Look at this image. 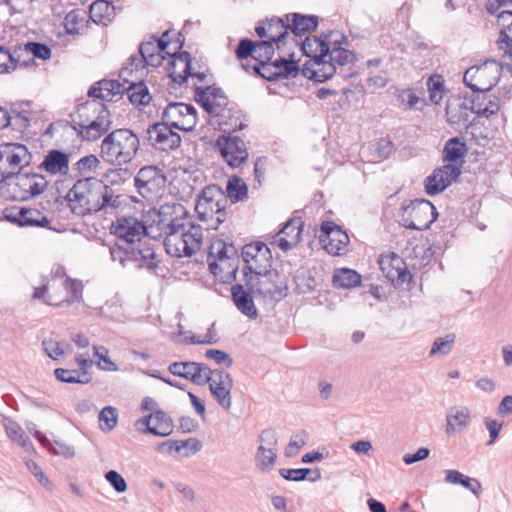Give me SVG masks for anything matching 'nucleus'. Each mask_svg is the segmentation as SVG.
<instances>
[{"mask_svg":"<svg viewBox=\"0 0 512 512\" xmlns=\"http://www.w3.org/2000/svg\"><path fill=\"white\" fill-rule=\"evenodd\" d=\"M111 233L116 242L110 246V256L113 262H119L126 268L130 262L138 268L153 269L157 267L154 247L146 236H151L144 223L135 217H118L112 222Z\"/></svg>","mask_w":512,"mask_h":512,"instance_id":"nucleus-1","label":"nucleus"},{"mask_svg":"<svg viewBox=\"0 0 512 512\" xmlns=\"http://www.w3.org/2000/svg\"><path fill=\"white\" fill-rule=\"evenodd\" d=\"M67 198L72 212L79 216L98 212L113 215L124 203L122 195L96 177L77 180Z\"/></svg>","mask_w":512,"mask_h":512,"instance_id":"nucleus-2","label":"nucleus"},{"mask_svg":"<svg viewBox=\"0 0 512 512\" xmlns=\"http://www.w3.org/2000/svg\"><path fill=\"white\" fill-rule=\"evenodd\" d=\"M139 149V138L129 129H117L108 134L101 144L103 158L116 165L132 161Z\"/></svg>","mask_w":512,"mask_h":512,"instance_id":"nucleus-3","label":"nucleus"},{"mask_svg":"<svg viewBox=\"0 0 512 512\" xmlns=\"http://www.w3.org/2000/svg\"><path fill=\"white\" fill-rule=\"evenodd\" d=\"M202 238V228L188 222L164 235V247L172 257H191L200 250Z\"/></svg>","mask_w":512,"mask_h":512,"instance_id":"nucleus-4","label":"nucleus"},{"mask_svg":"<svg viewBox=\"0 0 512 512\" xmlns=\"http://www.w3.org/2000/svg\"><path fill=\"white\" fill-rule=\"evenodd\" d=\"M226 197L217 185L207 186L198 197L195 211L201 221L207 223V229H217L225 221Z\"/></svg>","mask_w":512,"mask_h":512,"instance_id":"nucleus-5","label":"nucleus"},{"mask_svg":"<svg viewBox=\"0 0 512 512\" xmlns=\"http://www.w3.org/2000/svg\"><path fill=\"white\" fill-rule=\"evenodd\" d=\"M32 154L21 143L6 142L0 144V184H9L15 176L29 166Z\"/></svg>","mask_w":512,"mask_h":512,"instance_id":"nucleus-6","label":"nucleus"},{"mask_svg":"<svg viewBox=\"0 0 512 512\" xmlns=\"http://www.w3.org/2000/svg\"><path fill=\"white\" fill-rule=\"evenodd\" d=\"M190 222L185 207L180 203L165 204L157 212L149 229L151 237H162Z\"/></svg>","mask_w":512,"mask_h":512,"instance_id":"nucleus-7","label":"nucleus"},{"mask_svg":"<svg viewBox=\"0 0 512 512\" xmlns=\"http://www.w3.org/2000/svg\"><path fill=\"white\" fill-rule=\"evenodd\" d=\"M501 71L502 65L494 59H489L480 66L468 68L463 81L474 92H487L499 82Z\"/></svg>","mask_w":512,"mask_h":512,"instance_id":"nucleus-8","label":"nucleus"},{"mask_svg":"<svg viewBox=\"0 0 512 512\" xmlns=\"http://www.w3.org/2000/svg\"><path fill=\"white\" fill-rule=\"evenodd\" d=\"M438 213L433 204L425 199H415L404 206L400 224L405 228L423 231L436 220Z\"/></svg>","mask_w":512,"mask_h":512,"instance_id":"nucleus-9","label":"nucleus"},{"mask_svg":"<svg viewBox=\"0 0 512 512\" xmlns=\"http://www.w3.org/2000/svg\"><path fill=\"white\" fill-rule=\"evenodd\" d=\"M165 122H156L147 127L143 138L160 151L175 150L181 145V136Z\"/></svg>","mask_w":512,"mask_h":512,"instance_id":"nucleus-10","label":"nucleus"},{"mask_svg":"<svg viewBox=\"0 0 512 512\" xmlns=\"http://www.w3.org/2000/svg\"><path fill=\"white\" fill-rule=\"evenodd\" d=\"M134 181L139 194L150 200L161 194L165 187L166 176L156 166H145L138 171Z\"/></svg>","mask_w":512,"mask_h":512,"instance_id":"nucleus-11","label":"nucleus"},{"mask_svg":"<svg viewBox=\"0 0 512 512\" xmlns=\"http://www.w3.org/2000/svg\"><path fill=\"white\" fill-rule=\"evenodd\" d=\"M224 161L232 168H238L248 159L245 142L235 135H220L215 143Z\"/></svg>","mask_w":512,"mask_h":512,"instance_id":"nucleus-12","label":"nucleus"},{"mask_svg":"<svg viewBox=\"0 0 512 512\" xmlns=\"http://www.w3.org/2000/svg\"><path fill=\"white\" fill-rule=\"evenodd\" d=\"M195 100L211 116L225 117L228 98L221 88L215 86L195 88Z\"/></svg>","mask_w":512,"mask_h":512,"instance_id":"nucleus-13","label":"nucleus"},{"mask_svg":"<svg viewBox=\"0 0 512 512\" xmlns=\"http://www.w3.org/2000/svg\"><path fill=\"white\" fill-rule=\"evenodd\" d=\"M277 277L278 273L274 270L259 276L250 275L245 278L246 286L250 290L255 291L257 295L278 302L286 296V287L276 284L275 278Z\"/></svg>","mask_w":512,"mask_h":512,"instance_id":"nucleus-14","label":"nucleus"},{"mask_svg":"<svg viewBox=\"0 0 512 512\" xmlns=\"http://www.w3.org/2000/svg\"><path fill=\"white\" fill-rule=\"evenodd\" d=\"M319 240L323 248L331 255H341L349 244V236L332 221L321 224Z\"/></svg>","mask_w":512,"mask_h":512,"instance_id":"nucleus-15","label":"nucleus"},{"mask_svg":"<svg viewBox=\"0 0 512 512\" xmlns=\"http://www.w3.org/2000/svg\"><path fill=\"white\" fill-rule=\"evenodd\" d=\"M7 221L19 227H48L50 220L36 208L14 206L4 211Z\"/></svg>","mask_w":512,"mask_h":512,"instance_id":"nucleus-16","label":"nucleus"},{"mask_svg":"<svg viewBox=\"0 0 512 512\" xmlns=\"http://www.w3.org/2000/svg\"><path fill=\"white\" fill-rule=\"evenodd\" d=\"M168 371L197 385L208 383L212 374V370L206 364L193 361L173 362L169 365Z\"/></svg>","mask_w":512,"mask_h":512,"instance_id":"nucleus-17","label":"nucleus"},{"mask_svg":"<svg viewBox=\"0 0 512 512\" xmlns=\"http://www.w3.org/2000/svg\"><path fill=\"white\" fill-rule=\"evenodd\" d=\"M460 174L461 170L457 165L446 164L435 169L433 173L425 179V192L431 196L441 193L450 186Z\"/></svg>","mask_w":512,"mask_h":512,"instance_id":"nucleus-18","label":"nucleus"},{"mask_svg":"<svg viewBox=\"0 0 512 512\" xmlns=\"http://www.w3.org/2000/svg\"><path fill=\"white\" fill-rule=\"evenodd\" d=\"M208 383L211 394L218 404L222 408L230 410L232 406L231 389L233 387V380L230 374L223 370H213Z\"/></svg>","mask_w":512,"mask_h":512,"instance_id":"nucleus-19","label":"nucleus"},{"mask_svg":"<svg viewBox=\"0 0 512 512\" xmlns=\"http://www.w3.org/2000/svg\"><path fill=\"white\" fill-rule=\"evenodd\" d=\"M135 426L139 431L161 437L168 436L173 432L172 420L162 410H155L148 416L138 419Z\"/></svg>","mask_w":512,"mask_h":512,"instance_id":"nucleus-20","label":"nucleus"},{"mask_svg":"<svg viewBox=\"0 0 512 512\" xmlns=\"http://www.w3.org/2000/svg\"><path fill=\"white\" fill-rule=\"evenodd\" d=\"M379 264L382 272L394 286H402L411 280V274L400 256L394 253L384 256Z\"/></svg>","mask_w":512,"mask_h":512,"instance_id":"nucleus-21","label":"nucleus"},{"mask_svg":"<svg viewBox=\"0 0 512 512\" xmlns=\"http://www.w3.org/2000/svg\"><path fill=\"white\" fill-rule=\"evenodd\" d=\"M303 222L300 218L290 219L280 229L271 241V245L279 247L283 251L294 248L301 240Z\"/></svg>","mask_w":512,"mask_h":512,"instance_id":"nucleus-22","label":"nucleus"},{"mask_svg":"<svg viewBox=\"0 0 512 512\" xmlns=\"http://www.w3.org/2000/svg\"><path fill=\"white\" fill-rule=\"evenodd\" d=\"M289 27L287 20L284 21L282 18H271L267 20L263 25H257L255 27L256 34L261 39H266L276 44L277 48L280 49L282 45H285V39L288 35Z\"/></svg>","mask_w":512,"mask_h":512,"instance_id":"nucleus-23","label":"nucleus"},{"mask_svg":"<svg viewBox=\"0 0 512 512\" xmlns=\"http://www.w3.org/2000/svg\"><path fill=\"white\" fill-rule=\"evenodd\" d=\"M173 43L169 39V32L166 31L160 38L151 37L149 41L142 42L139 46V54L130 56V64L135 66V70L141 71L144 68V60L148 55H152L159 51H166Z\"/></svg>","mask_w":512,"mask_h":512,"instance_id":"nucleus-24","label":"nucleus"},{"mask_svg":"<svg viewBox=\"0 0 512 512\" xmlns=\"http://www.w3.org/2000/svg\"><path fill=\"white\" fill-rule=\"evenodd\" d=\"M172 45H174V47L172 55H170L172 60L168 73L173 82L182 85L187 82V79L191 74V56L186 51L177 53V50L181 48V45L177 42Z\"/></svg>","mask_w":512,"mask_h":512,"instance_id":"nucleus-25","label":"nucleus"},{"mask_svg":"<svg viewBox=\"0 0 512 512\" xmlns=\"http://www.w3.org/2000/svg\"><path fill=\"white\" fill-rule=\"evenodd\" d=\"M112 120L110 117V112L107 109L104 113H101L100 116H97L96 119L87 121L83 125L73 126V128L77 131V134L84 140L94 141L99 139L102 135H104L111 128Z\"/></svg>","mask_w":512,"mask_h":512,"instance_id":"nucleus-26","label":"nucleus"},{"mask_svg":"<svg viewBox=\"0 0 512 512\" xmlns=\"http://www.w3.org/2000/svg\"><path fill=\"white\" fill-rule=\"evenodd\" d=\"M16 186L20 190L22 199H28L40 195L47 188L49 182L46 178L38 173H21L14 177Z\"/></svg>","mask_w":512,"mask_h":512,"instance_id":"nucleus-27","label":"nucleus"},{"mask_svg":"<svg viewBox=\"0 0 512 512\" xmlns=\"http://www.w3.org/2000/svg\"><path fill=\"white\" fill-rule=\"evenodd\" d=\"M231 294L235 306L242 314L251 319L258 317L252 296V294H256L255 291L250 290L246 285L235 284L231 288Z\"/></svg>","mask_w":512,"mask_h":512,"instance_id":"nucleus-28","label":"nucleus"},{"mask_svg":"<svg viewBox=\"0 0 512 512\" xmlns=\"http://www.w3.org/2000/svg\"><path fill=\"white\" fill-rule=\"evenodd\" d=\"M336 73V66L328 57L321 60L307 61L302 68V74L316 82H324L330 79Z\"/></svg>","mask_w":512,"mask_h":512,"instance_id":"nucleus-29","label":"nucleus"},{"mask_svg":"<svg viewBox=\"0 0 512 512\" xmlns=\"http://www.w3.org/2000/svg\"><path fill=\"white\" fill-rule=\"evenodd\" d=\"M262 253L270 254V251L269 248L261 242L247 244L242 248V259L245 262V266L243 268L245 278L250 276L249 273L260 274L266 271L264 270L266 269L265 267L261 270V267L257 266L255 263V258L262 257Z\"/></svg>","mask_w":512,"mask_h":512,"instance_id":"nucleus-30","label":"nucleus"},{"mask_svg":"<svg viewBox=\"0 0 512 512\" xmlns=\"http://www.w3.org/2000/svg\"><path fill=\"white\" fill-rule=\"evenodd\" d=\"M124 93V84L118 80L103 79L90 87L88 96L93 99L113 101L115 97Z\"/></svg>","mask_w":512,"mask_h":512,"instance_id":"nucleus-31","label":"nucleus"},{"mask_svg":"<svg viewBox=\"0 0 512 512\" xmlns=\"http://www.w3.org/2000/svg\"><path fill=\"white\" fill-rule=\"evenodd\" d=\"M39 169L50 175H65L69 170V155L61 150H50L45 155Z\"/></svg>","mask_w":512,"mask_h":512,"instance_id":"nucleus-32","label":"nucleus"},{"mask_svg":"<svg viewBox=\"0 0 512 512\" xmlns=\"http://www.w3.org/2000/svg\"><path fill=\"white\" fill-rule=\"evenodd\" d=\"M107 110V107L96 99L88 100L77 106L76 111L72 114V122L74 126L83 125L87 121L96 119L101 113Z\"/></svg>","mask_w":512,"mask_h":512,"instance_id":"nucleus-33","label":"nucleus"},{"mask_svg":"<svg viewBox=\"0 0 512 512\" xmlns=\"http://www.w3.org/2000/svg\"><path fill=\"white\" fill-rule=\"evenodd\" d=\"M466 154L467 145L464 138L453 137L445 143L443 161L451 165H457L461 169Z\"/></svg>","mask_w":512,"mask_h":512,"instance_id":"nucleus-34","label":"nucleus"},{"mask_svg":"<svg viewBox=\"0 0 512 512\" xmlns=\"http://www.w3.org/2000/svg\"><path fill=\"white\" fill-rule=\"evenodd\" d=\"M286 20L288 22L289 30L295 36H302L316 30L318 26V18L316 16H307L300 13L287 14Z\"/></svg>","mask_w":512,"mask_h":512,"instance_id":"nucleus-35","label":"nucleus"},{"mask_svg":"<svg viewBox=\"0 0 512 512\" xmlns=\"http://www.w3.org/2000/svg\"><path fill=\"white\" fill-rule=\"evenodd\" d=\"M124 92L127 93L130 102L135 106H146L152 99L149 89L142 79L139 81L132 80L127 87L124 86Z\"/></svg>","mask_w":512,"mask_h":512,"instance_id":"nucleus-36","label":"nucleus"},{"mask_svg":"<svg viewBox=\"0 0 512 512\" xmlns=\"http://www.w3.org/2000/svg\"><path fill=\"white\" fill-rule=\"evenodd\" d=\"M446 421V433L449 435L465 429L470 422L469 409L467 407L451 408L446 415Z\"/></svg>","mask_w":512,"mask_h":512,"instance_id":"nucleus-37","label":"nucleus"},{"mask_svg":"<svg viewBox=\"0 0 512 512\" xmlns=\"http://www.w3.org/2000/svg\"><path fill=\"white\" fill-rule=\"evenodd\" d=\"M301 50L304 55L310 58L309 61L321 60L327 57L329 53V44L320 38H309L301 43Z\"/></svg>","mask_w":512,"mask_h":512,"instance_id":"nucleus-38","label":"nucleus"},{"mask_svg":"<svg viewBox=\"0 0 512 512\" xmlns=\"http://www.w3.org/2000/svg\"><path fill=\"white\" fill-rule=\"evenodd\" d=\"M114 15V6L106 0H97L90 5L89 17L96 24L107 25Z\"/></svg>","mask_w":512,"mask_h":512,"instance_id":"nucleus-39","label":"nucleus"},{"mask_svg":"<svg viewBox=\"0 0 512 512\" xmlns=\"http://www.w3.org/2000/svg\"><path fill=\"white\" fill-rule=\"evenodd\" d=\"M227 197L232 203L243 202L248 198V186L236 175L229 177L226 185Z\"/></svg>","mask_w":512,"mask_h":512,"instance_id":"nucleus-40","label":"nucleus"},{"mask_svg":"<svg viewBox=\"0 0 512 512\" xmlns=\"http://www.w3.org/2000/svg\"><path fill=\"white\" fill-rule=\"evenodd\" d=\"M361 275L349 268L337 269L333 275V285L337 288H352L361 284Z\"/></svg>","mask_w":512,"mask_h":512,"instance_id":"nucleus-41","label":"nucleus"},{"mask_svg":"<svg viewBox=\"0 0 512 512\" xmlns=\"http://www.w3.org/2000/svg\"><path fill=\"white\" fill-rule=\"evenodd\" d=\"M86 23V12L80 9L68 12L63 21L65 31L70 35H79Z\"/></svg>","mask_w":512,"mask_h":512,"instance_id":"nucleus-42","label":"nucleus"},{"mask_svg":"<svg viewBox=\"0 0 512 512\" xmlns=\"http://www.w3.org/2000/svg\"><path fill=\"white\" fill-rule=\"evenodd\" d=\"M193 111V105L182 102L170 103L162 113L163 122L173 127V122L180 121L186 114Z\"/></svg>","mask_w":512,"mask_h":512,"instance_id":"nucleus-43","label":"nucleus"},{"mask_svg":"<svg viewBox=\"0 0 512 512\" xmlns=\"http://www.w3.org/2000/svg\"><path fill=\"white\" fill-rule=\"evenodd\" d=\"M277 450L262 449L255 453V466L262 472H270L277 461Z\"/></svg>","mask_w":512,"mask_h":512,"instance_id":"nucleus-44","label":"nucleus"},{"mask_svg":"<svg viewBox=\"0 0 512 512\" xmlns=\"http://www.w3.org/2000/svg\"><path fill=\"white\" fill-rule=\"evenodd\" d=\"M30 103L26 102L21 107L11 109V127L17 130H24L30 122Z\"/></svg>","mask_w":512,"mask_h":512,"instance_id":"nucleus-45","label":"nucleus"},{"mask_svg":"<svg viewBox=\"0 0 512 512\" xmlns=\"http://www.w3.org/2000/svg\"><path fill=\"white\" fill-rule=\"evenodd\" d=\"M456 337L454 334H447L444 337H438L435 339L431 350L429 352L430 357H435L438 355L445 356L448 355L455 344Z\"/></svg>","mask_w":512,"mask_h":512,"instance_id":"nucleus-46","label":"nucleus"},{"mask_svg":"<svg viewBox=\"0 0 512 512\" xmlns=\"http://www.w3.org/2000/svg\"><path fill=\"white\" fill-rule=\"evenodd\" d=\"M5 429L8 437L11 440L17 442L20 446L28 448L32 445L29 437L25 434L21 426L16 422L8 420L5 424Z\"/></svg>","mask_w":512,"mask_h":512,"instance_id":"nucleus-47","label":"nucleus"},{"mask_svg":"<svg viewBox=\"0 0 512 512\" xmlns=\"http://www.w3.org/2000/svg\"><path fill=\"white\" fill-rule=\"evenodd\" d=\"M327 57L331 62H333L334 66H336V64L339 66H344L353 63L356 58L352 51L336 45L332 49L329 47V53Z\"/></svg>","mask_w":512,"mask_h":512,"instance_id":"nucleus-48","label":"nucleus"},{"mask_svg":"<svg viewBox=\"0 0 512 512\" xmlns=\"http://www.w3.org/2000/svg\"><path fill=\"white\" fill-rule=\"evenodd\" d=\"M210 255L218 260L231 259L237 255V249L231 243H225L221 240L214 242L210 247Z\"/></svg>","mask_w":512,"mask_h":512,"instance_id":"nucleus-49","label":"nucleus"},{"mask_svg":"<svg viewBox=\"0 0 512 512\" xmlns=\"http://www.w3.org/2000/svg\"><path fill=\"white\" fill-rule=\"evenodd\" d=\"M18 56L16 50L11 52L6 47L0 45V74L10 73L17 67Z\"/></svg>","mask_w":512,"mask_h":512,"instance_id":"nucleus-50","label":"nucleus"},{"mask_svg":"<svg viewBox=\"0 0 512 512\" xmlns=\"http://www.w3.org/2000/svg\"><path fill=\"white\" fill-rule=\"evenodd\" d=\"M308 440V434L306 431H299L297 433H294L288 445L285 448V456L287 458H292L296 456L301 448L307 443Z\"/></svg>","mask_w":512,"mask_h":512,"instance_id":"nucleus-51","label":"nucleus"},{"mask_svg":"<svg viewBox=\"0 0 512 512\" xmlns=\"http://www.w3.org/2000/svg\"><path fill=\"white\" fill-rule=\"evenodd\" d=\"M274 43L266 39L256 42L254 59L258 62L271 61L274 55Z\"/></svg>","mask_w":512,"mask_h":512,"instance_id":"nucleus-52","label":"nucleus"},{"mask_svg":"<svg viewBox=\"0 0 512 512\" xmlns=\"http://www.w3.org/2000/svg\"><path fill=\"white\" fill-rule=\"evenodd\" d=\"M42 346L47 353V355L53 359L57 360L66 353H70L72 348L70 345H66V347H62L60 342L53 339H45L42 341Z\"/></svg>","mask_w":512,"mask_h":512,"instance_id":"nucleus-53","label":"nucleus"},{"mask_svg":"<svg viewBox=\"0 0 512 512\" xmlns=\"http://www.w3.org/2000/svg\"><path fill=\"white\" fill-rule=\"evenodd\" d=\"M256 74L268 81H275L280 78V70L276 64L271 61L257 63L253 66Z\"/></svg>","mask_w":512,"mask_h":512,"instance_id":"nucleus-54","label":"nucleus"},{"mask_svg":"<svg viewBox=\"0 0 512 512\" xmlns=\"http://www.w3.org/2000/svg\"><path fill=\"white\" fill-rule=\"evenodd\" d=\"M94 356L99 359L97 366L105 371H118V366L108 357V349L104 346H94Z\"/></svg>","mask_w":512,"mask_h":512,"instance_id":"nucleus-55","label":"nucleus"},{"mask_svg":"<svg viewBox=\"0 0 512 512\" xmlns=\"http://www.w3.org/2000/svg\"><path fill=\"white\" fill-rule=\"evenodd\" d=\"M258 443L259 445L257 450H262L263 448L268 450H277V432L272 428L262 430L258 436Z\"/></svg>","mask_w":512,"mask_h":512,"instance_id":"nucleus-56","label":"nucleus"},{"mask_svg":"<svg viewBox=\"0 0 512 512\" xmlns=\"http://www.w3.org/2000/svg\"><path fill=\"white\" fill-rule=\"evenodd\" d=\"M63 285L67 293L70 295V298L67 299V304H71L72 302L80 301L82 299L83 285L81 281L67 277L63 281Z\"/></svg>","mask_w":512,"mask_h":512,"instance_id":"nucleus-57","label":"nucleus"},{"mask_svg":"<svg viewBox=\"0 0 512 512\" xmlns=\"http://www.w3.org/2000/svg\"><path fill=\"white\" fill-rule=\"evenodd\" d=\"M141 71H136L135 70V66H132L130 64V58L128 59V61L124 64V66L121 68L120 72H119V77L121 80H123V84H130V82L132 80L134 81H139L143 78V76L145 75V70L144 68H141Z\"/></svg>","mask_w":512,"mask_h":512,"instance_id":"nucleus-58","label":"nucleus"},{"mask_svg":"<svg viewBox=\"0 0 512 512\" xmlns=\"http://www.w3.org/2000/svg\"><path fill=\"white\" fill-rule=\"evenodd\" d=\"M55 377L57 380L64 383H80L86 384L87 382L82 378L80 371L78 370H69L64 368H57L54 371Z\"/></svg>","mask_w":512,"mask_h":512,"instance_id":"nucleus-59","label":"nucleus"},{"mask_svg":"<svg viewBox=\"0 0 512 512\" xmlns=\"http://www.w3.org/2000/svg\"><path fill=\"white\" fill-rule=\"evenodd\" d=\"M99 160L95 155H87L82 157L77 163V170L85 177L86 175L96 171L99 166Z\"/></svg>","mask_w":512,"mask_h":512,"instance_id":"nucleus-60","label":"nucleus"},{"mask_svg":"<svg viewBox=\"0 0 512 512\" xmlns=\"http://www.w3.org/2000/svg\"><path fill=\"white\" fill-rule=\"evenodd\" d=\"M255 45L256 42L248 38L241 39L235 50L236 57L239 60L247 59L248 57L254 58Z\"/></svg>","mask_w":512,"mask_h":512,"instance_id":"nucleus-61","label":"nucleus"},{"mask_svg":"<svg viewBox=\"0 0 512 512\" xmlns=\"http://www.w3.org/2000/svg\"><path fill=\"white\" fill-rule=\"evenodd\" d=\"M100 423H104L108 431L112 430L118 421V415L116 408L112 406L104 407L99 413Z\"/></svg>","mask_w":512,"mask_h":512,"instance_id":"nucleus-62","label":"nucleus"},{"mask_svg":"<svg viewBox=\"0 0 512 512\" xmlns=\"http://www.w3.org/2000/svg\"><path fill=\"white\" fill-rule=\"evenodd\" d=\"M105 479L117 493H123L127 490V483L125 479L117 471L109 470L105 473Z\"/></svg>","mask_w":512,"mask_h":512,"instance_id":"nucleus-63","label":"nucleus"},{"mask_svg":"<svg viewBox=\"0 0 512 512\" xmlns=\"http://www.w3.org/2000/svg\"><path fill=\"white\" fill-rule=\"evenodd\" d=\"M25 49L29 51L34 57L47 60L51 57V49L46 45L39 42H28Z\"/></svg>","mask_w":512,"mask_h":512,"instance_id":"nucleus-64","label":"nucleus"}]
</instances>
